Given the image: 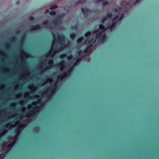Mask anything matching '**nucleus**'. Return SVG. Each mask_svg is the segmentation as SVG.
Returning <instances> with one entry per match:
<instances>
[{"instance_id":"nucleus-1","label":"nucleus","mask_w":159,"mask_h":159,"mask_svg":"<svg viewBox=\"0 0 159 159\" xmlns=\"http://www.w3.org/2000/svg\"><path fill=\"white\" fill-rule=\"evenodd\" d=\"M118 16H116L112 19L111 23L107 26V29H109L110 30H112L116 27V25L117 24L118 22L117 18Z\"/></svg>"},{"instance_id":"nucleus-2","label":"nucleus","mask_w":159,"mask_h":159,"mask_svg":"<svg viewBox=\"0 0 159 159\" xmlns=\"http://www.w3.org/2000/svg\"><path fill=\"white\" fill-rule=\"evenodd\" d=\"M65 15V13H64L58 15L57 18H55L52 21V23L56 25L58 24L61 22L62 18L64 17Z\"/></svg>"},{"instance_id":"nucleus-3","label":"nucleus","mask_w":159,"mask_h":159,"mask_svg":"<svg viewBox=\"0 0 159 159\" xmlns=\"http://www.w3.org/2000/svg\"><path fill=\"white\" fill-rule=\"evenodd\" d=\"M43 107V105H41L37 107L36 108H34L33 111H31V113L30 117L32 118L34 117V116H35L36 113V112L38 111L37 109H41Z\"/></svg>"},{"instance_id":"nucleus-4","label":"nucleus","mask_w":159,"mask_h":159,"mask_svg":"<svg viewBox=\"0 0 159 159\" xmlns=\"http://www.w3.org/2000/svg\"><path fill=\"white\" fill-rule=\"evenodd\" d=\"M81 9L85 16H87L89 14V13H91L92 12L89 9L86 7H82Z\"/></svg>"},{"instance_id":"nucleus-5","label":"nucleus","mask_w":159,"mask_h":159,"mask_svg":"<svg viewBox=\"0 0 159 159\" xmlns=\"http://www.w3.org/2000/svg\"><path fill=\"white\" fill-rule=\"evenodd\" d=\"M41 29L40 25L39 24L31 25L30 26V28L29 29L30 31L39 30Z\"/></svg>"},{"instance_id":"nucleus-6","label":"nucleus","mask_w":159,"mask_h":159,"mask_svg":"<svg viewBox=\"0 0 159 159\" xmlns=\"http://www.w3.org/2000/svg\"><path fill=\"white\" fill-rule=\"evenodd\" d=\"M71 72L69 70L67 71H66L63 73L61 75H60L58 76V78L62 79L63 77H67L70 75Z\"/></svg>"},{"instance_id":"nucleus-7","label":"nucleus","mask_w":159,"mask_h":159,"mask_svg":"<svg viewBox=\"0 0 159 159\" xmlns=\"http://www.w3.org/2000/svg\"><path fill=\"white\" fill-rule=\"evenodd\" d=\"M57 36V40L59 42V43L60 44H63V43L61 41L63 39L64 37L63 35H61V34L59 33H58Z\"/></svg>"},{"instance_id":"nucleus-8","label":"nucleus","mask_w":159,"mask_h":159,"mask_svg":"<svg viewBox=\"0 0 159 159\" xmlns=\"http://www.w3.org/2000/svg\"><path fill=\"white\" fill-rule=\"evenodd\" d=\"M21 127L20 126L19 127L18 129V131H17L16 135L15 136L14 140L13 141H15L16 142V141L18 139V138L17 136L19 135V134H20V132L21 131Z\"/></svg>"},{"instance_id":"nucleus-9","label":"nucleus","mask_w":159,"mask_h":159,"mask_svg":"<svg viewBox=\"0 0 159 159\" xmlns=\"http://www.w3.org/2000/svg\"><path fill=\"white\" fill-rule=\"evenodd\" d=\"M107 25L106 26V28L102 24H100L99 25V28L100 30H101L102 32H104L105 30L108 29L107 28Z\"/></svg>"},{"instance_id":"nucleus-10","label":"nucleus","mask_w":159,"mask_h":159,"mask_svg":"<svg viewBox=\"0 0 159 159\" xmlns=\"http://www.w3.org/2000/svg\"><path fill=\"white\" fill-rule=\"evenodd\" d=\"M16 144V142L15 141H13L12 143L9 144L7 145V148L11 149L13 147V146Z\"/></svg>"},{"instance_id":"nucleus-11","label":"nucleus","mask_w":159,"mask_h":159,"mask_svg":"<svg viewBox=\"0 0 159 159\" xmlns=\"http://www.w3.org/2000/svg\"><path fill=\"white\" fill-rule=\"evenodd\" d=\"M50 92L51 93V94L48 96L47 98L48 100L51 99L52 98L53 96L54 95V92H52L50 91Z\"/></svg>"},{"instance_id":"nucleus-12","label":"nucleus","mask_w":159,"mask_h":159,"mask_svg":"<svg viewBox=\"0 0 159 159\" xmlns=\"http://www.w3.org/2000/svg\"><path fill=\"white\" fill-rule=\"evenodd\" d=\"M7 132V130H5L4 132H1L0 133V139H1L2 137L4 136L5 135V133Z\"/></svg>"},{"instance_id":"nucleus-13","label":"nucleus","mask_w":159,"mask_h":159,"mask_svg":"<svg viewBox=\"0 0 159 159\" xmlns=\"http://www.w3.org/2000/svg\"><path fill=\"white\" fill-rule=\"evenodd\" d=\"M104 32L101 31L100 32H98L97 34L96 35V39H98L99 38H101L102 35H103L102 33Z\"/></svg>"},{"instance_id":"nucleus-14","label":"nucleus","mask_w":159,"mask_h":159,"mask_svg":"<svg viewBox=\"0 0 159 159\" xmlns=\"http://www.w3.org/2000/svg\"><path fill=\"white\" fill-rule=\"evenodd\" d=\"M112 16V14L110 12L107 13V17L108 19L110 18Z\"/></svg>"},{"instance_id":"nucleus-15","label":"nucleus","mask_w":159,"mask_h":159,"mask_svg":"<svg viewBox=\"0 0 159 159\" xmlns=\"http://www.w3.org/2000/svg\"><path fill=\"white\" fill-rule=\"evenodd\" d=\"M97 39L96 38L95 39L93 38L89 42V44H90L91 43H95L96 42V40Z\"/></svg>"},{"instance_id":"nucleus-16","label":"nucleus","mask_w":159,"mask_h":159,"mask_svg":"<svg viewBox=\"0 0 159 159\" xmlns=\"http://www.w3.org/2000/svg\"><path fill=\"white\" fill-rule=\"evenodd\" d=\"M84 37H82L80 38H79L77 40V42L78 43H80L84 39Z\"/></svg>"},{"instance_id":"nucleus-17","label":"nucleus","mask_w":159,"mask_h":159,"mask_svg":"<svg viewBox=\"0 0 159 159\" xmlns=\"http://www.w3.org/2000/svg\"><path fill=\"white\" fill-rule=\"evenodd\" d=\"M80 60L78 58H77V59L76 61V62H74V66H76L77 65H78L80 64Z\"/></svg>"},{"instance_id":"nucleus-18","label":"nucleus","mask_w":159,"mask_h":159,"mask_svg":"<svg viewBox=\"0 0 159 159\" xmlns=\"http://www.w3.org/2000/svg\"><path fill=\"white\" fill-rule=\"evenodd\" d=\"M64 61H61L60 65L61 66V67H60V70L62 71L63 69V67H64Z\"/></svg>"},{"instance_id":"nucleus-19","label":"nucleus","mask_w":159,"mask_h":159,"mask_svg":"<svg viewBox=\"0 0 159 159\" xmlns=\"http://www.w3.org/2000/svg\"><path fill=\"white\" fill-rule=\"evenodd\" d=\"M57 7V6L56 5H51L50 7V9L51 10H53Z\"/></svg>"},{"instance_id":"nucleus-20","label":"nucleus","mask_w":159,"mask_h":159,"mask_svg":"<svg viewBox=\"0 0 159 159\" xmlns=\"http://www.w3.org/2000/svg\"><path fill=\"white\" fill-rule=\"evenodd\" d=\"M86 57L85 55H82V56H81L80 57L78 56L77 58H78L80 60V61H81L84 59Z\"/></svg>"},{"instance_id":"nucleus-21","label":"nucleus","mask_w":159,"mask_h":159,"mask_svg":"<svg viewBox=\"0 0 159 159\" xmlns=\"http://www.w3.org/2000/svg\"><path fill=\"white\" fill-rule=\"evenodd\" d=\"M106 36L105 34H103L102 37H101V39L100 40H101V41L103 42L104 40L106 39Z\"/></svg>"},{"instance_id":"nucleus-22","label":"nucleus","mask_w":159,"mask_h":159,"mask_svg":"<svg viewBox=\"0 0 159 159\" xmlns=\"http://www.w3.org/2000/svg\"><path fill=\"white\" fill-rule=\"evenodd\" d=\"M91 34V33L90 31H88L85 34L84 36L85 37H89V36Z\"/></svg>"},{"instance_id":"nucleus-23","label":"nucleus","mask_w":159,"mask_h":159,"mask_svg":"<svg viewBox=\"0 0 159 159\" xmlns=\"http://www.w3.org/2000/svg\"><path fill=\"white\" fill-rule=\"evenodd\" d=\"M70 38L74 39L76 35L74 33H72L70 34Z\"/></svg>"},{"instance_id":"nucleus-24","label":"nucleus","mask_w":159,"mask_h":159,"mask_svg":"<svg viewBox=\"0 0 159 159\" xmlns=\"http://www.w3.org/2000/svg\"><path fill=\"white\" fill-rule=\"evenodd\" d=\"M56 14V11H52L50 12V14L51 15H54Z\"/></svg>"},{"instance_id":"nucleus-25","label":"nucleus","mask_w":159,"mask_h":159,"mask_svg":"<svg viewBox=\"0 0 159 159\" xmlns=\"http://www.w3.org/2000/svg\"><path fill=\"white\" fill-rule=\"evenodd\" d=\"M108 3V1L105 0L104 1H103V2L102 3V5H104L106 4H107Z\"/></svg>"},{"instance_id":"nucleus-26","label":"nucleus","mask_w":159,"mask_h":159,"mask_svg":"<svg viewBox=\"0 0 159 159\" xmlns=\"http://www.w3.org/2000/svg\"><path fill=\"white\" fill-rule=\"evenodd\" d=\"M66 56V53H63L62 54L60 55V57L61 58H63L64 57H65Z\"/></svg>"},{"instance_id":"nucleus-27","label":"nucleus","mask_w":159,"mask_h":159,"mask_svg":"<svg viewBox=\"0 0 159 159\" xmlns=\"http://www.w3.org/2000/svg\"><path fill=\"white\" fill-rule=\"evenodd\" d=\"M120 8H115L114 9V11L115 12H118L119 11H120Z\"/></svg>"},{"instance_id":"nucleus-28","label":"nucleus","mask_w":159,"mask_h":159,"mask_svg":"<svg viewBox=\"0 0 159 159\" xmlns=\"http://www.w3.org/2000/svg\"><path fill=\"white\" fill-rule=\"evenodd\" d=\"M107 20V18H104L102 19L101 20V22L102 23H104V21Z\"/></svg>"},{"instance_id":"nucleus-29","label":"nucleus","mask_w":159,"mask_h":159,"mask_svg":"<svg viewBox=\"0 0 159 159\" xmlns=\"http://www.w3.org/2000/svg\"><path fill=\"white\" fill-rule=\"evenodd\" d=\"M52 87L54 89H56L57 88V84L56 83L53 85L52 86Z\"/></svg>"},{"instance_id":"nucleus-30","label":"nucleus","mask_w":159,"mask_h":159,"mask_svg":"<svg viewBox=\"0 0 159 159\" xmlns=\"http://www.w3.org/2000/svg\"><path fill=\"white\" fill-rule=\"evenodd\" d=\"M48 20H47L45 21H43V25H47V24H48Z\"/></svg>"},{"instance_id":"nucleus-31","label":"nucleus","mask_w":159,"mask_h":159,"mask_svg":"<svg viewBox=\"0 0 159 159\" xmlns=\"http://www.w3.org/2000/svg\"><path fill=\"white\" fill-rule=\"evenodd\" d=\"M98 33V30H95L93 32V34H97Z\"/></svg>"},{"instance_id":"nucleus-32","label":"nucleus","mask_w":159,"mask_h":159,"mask_svg":"<svg viewBox=\"0 0 159 159\" xmlns=\"http://www.w3.org/2000/svg\"><path fill=\"white\" fill-rule=\"evenodd\" d=\"M10 39L11 40H15L16 39V36H13L10 38Z\"/></svg>"},{"instance_id":"nucleus-33","label":"nucleus","mask_w":159,"mask_h":159,"mask_svg":"<svg viewBox=\"0 0 159 159\" xmlns=\"http://www.w3.org/2000/svg\"><path fill=\"white\" fill-rule=\"evenodd\" d=\"M53 63V59H52V60H50L49 61V62L48 63V64H52Z\"/></svg>"},{"instance_id":"nucleus-34","label":"nucleus","mask_w":159,"mask_h":159,"mask_svg":"<svg viewBox=\"0 0 159 159\" xmlns=\"http://www.w3.org/2000/svg\"><path fill=\"white\" fill-rule=\"evenodd\" d=\"M29 19L30 20H32L34 19V18L32 16H30L29 17Z\"/></svg>"},{"instance_id":"nucleus-35","label":"nucleus","mask_w":159,"mask_h":159,"mask_svg":"<svg viewBox=\"0 0 159 159\" xmlns=\"http://www.w3.org/2000/svg\"><path fill=\"white\" fill-rule=\"evenodd\" d=\"M84 0H79L78 2L79 3H82L84 2Z\"/></svg>"},{"instance_id":"nucleus-36","label":"nucleus","mask_w":159,"mask_h":159,"mask_svg":"<svg viewBox=\"0 0 159 159\" xmlns=\"http://www.w3.org/2000/svg\"><path fill=\"white\" fill-rule=\"evenodd\" d=\"M70 7L69 6L67 7H66L65 9L67 11H68L69 10Z\"/></svg>"},{"instance_id":"nucleus-37","label":"nucleus","mask_w":159,"mask_h":159,"mask_svg":"<svg viewBox=\"0 0 159 159\" xmlns=\"http://www.w3.org/2000/svg\"><path fill=\"white\" fill-rule=\"evenodd\" d=\"M140 2V1L139 0H136L135 2L134 3V4L137 3L139 2Z\"/></svg>"},{"instance_id":"nucleus-38","label":"nucleus","mask_w":159,"mask_h":159,"mask_svg":"<svg viewBox=\"0 0 159 159\" xmlns=\"http://www.w3.org/2000/svg\"><path fill=\"white\" fill-rule=\"evenodd\" d=\"M89 44V45L88 46V47H92L93 44V43H91L90 44Z\"/></svg>"},{"instance_id":"nucleus-39","label":"nucleus","mask_w":159,"mask_h":159,"mask_svg":"<svg viewBox=\"0 0 159 159\" xmlns=\"http://www.w3.org/2000/svg\"><path fill=\"white\" fill-rule=\"evenodd\" d=\"M69 70L71 71V72H72L73 70V67H71V68H70V69H69Z\"/></svg>"},{"instance_id":"nucleus-40","label":"nucleus","mask_w":159,"mask_h":159,"mask_svg":"<svg viewBox=\"0 0 159 159\" xmlns=\"http://www.w3.org/2000/svg\"><path fill=\"white\" fill-rule=\"evenodd\" d=\"M81 50H80L79 51L77 52V53L79 55L81 53Z\"/></svg>"},{"instance_id":"nucleus-41","label":"nucleus","mask_w":159,"mask_h":159,"mask_svg":"<svg viewBox=\"0 0 159 159\" xmlns=\"http://www.w3.org/2000/svg\"><path fill=\"white\" fill-rule=\"evenodd\" d=\"M88 48H86L84 50V51L85 52H87L88 51Z\"/></svg>"},{"instance_id":"nucleus-42","label":"nucleus","mask_w":159,"mask_h":159,"mask_svg":"<svg viewBox=\"0 0 159 159\" xmlns=\"http://www.w3.org/2000/svg\"><path fill=\"white\" fill-rule=\"evenodd\" d=\"M49 12V10L48 9H47L45 10V13H48Z\"/></svg>"},{"instance_id":"nucleus-43","label":"nucleus","mask_w":159,"mask_h":159,"mask_svg":"<svg viewBox=\"0 0 159 159\" xmlns=\"http://www.w3.org/2000/svg\"><path fill=\"white\" fill-rule=\"evenodd\" d=\"M72 55H70L68 57V58H72Z\"/></svg>"},{"instance_id":"nucleus-44","label":"nucleus","mask_w":159,"mask_h":159,"mask_svg":"<svg viewBox=\"0 0 159 159\" xmlns=\"http://www.w3.org/2000/svg\"><path fill=\"white\" fill-rule=\"evenodd\" d=\"M17 116V114H16L15 115H12V116H11V118H14V117H15V116Z\"/></svg>"},{"instance_id":"nucleus-45","label":"nucleus","mask_w":159,"mask_h":159,"mask_svg":"<svg viewBox=\"0 0 159 159\" xmlns=\"http://www.w3.org/2000/svg\"><path fill=\"white\" fill-rule=\"evenodd\" d=\"M60 49H62V48L61 47L60 48H57V50H58V51H59L60 50Z\"/></svg>"},{"instance_id":"nucleus-46","label":"nucleus","mask_w":159,"mask_h":159,"mask_svg":"<svg viewBox=\"0 0 159 159\" xmlns=\"http://www.w3.org/2000/svg\"><path fill=\"white\" fill-rule=\"evenodd\" d=\"M103 0H97V1L98 2H100L102 1H103Z\"/></svg>"},{"instance_id":"nucleus-47","label":"nucleus","mask_w":159,"mask_h":159,"mask_svg":"<svg viewBox=\"0 0 159 159\" xmlns=\"http://www.w3.org/2000/svg\"><path fill=\"white\" fill-rule=\"evenodd\" d=\"M9 151V149H7L5 152L6 153L8 152Z\"/></svg>"},{"instance_id":"nucleus-48","label":"nucleus","mask_w":159,"mask_h":159,"mask_svg":"<svg viewBox=\"0 0 159 159\" xmlns=\"http://www.w3.org/2000/svg\"><path fill=\"white\" fill-rule=\"evenodd\" d=\"M41 99H39L38 100V102H40L41 101Z\"/></svg>"},{"instance_id":"nucleus-49","label":"nucleus","mask_w":159,"mask_h":159,"mask_svg":"<svg viewBox=\"0 0 159 159\" xmlns=\"http://www.w3.org/2000/svg\"><path fill=\"white\" fill-rule=\"evenodd\" d=\"M46 94V93H44V92L43 93H42V96L43 97H44V95H43V94Z\"/></svg>"},{"instance_id":"nucleus-50","label":"nucleus","mask_w":159,"mask_h":159,"mask_svg":"<svg viewBox=\"0 0 159 159\" xmlns=\"http://www.w3.org/2000/svg\"><path fill=\"white\" fill-rule=\"evenodd\" d=\"M7 125L8 126V125H9L10 126H11V125L10 123H8L7 124Z\"/></svg>"},{"instance_id":"nucleus-51","label":"nucleus","mask_w":159,"mask_h":159,"mask_svg":"<svg viewBox=\"0 0 159 159\" xmlns=\"http://www.w3.org/2000/svg\"><path fill=\"white\" fill-rule=\"evenodd\" d=\"M20 32V31L19 30H17V31H16V33L17 34H18Z\"/></svg>"},{"instance_id":"nucleus-52","label":"nucleus","mask_w":159,"mask_h":159,"mask_svg":"<svg viewBox=\"0 0 159 159\" xmlns=\"http://www.w3.org/2000/svg\"><path fill=\"white\" fill-rule=\"evenodd\" d=\"M21 118H24V116H21Z\"/></svg>"},{"instance_id":"nucleus-53","label":"nucleus","mask_w":159,"mask_h":159,"mask_svg":"<svg viewBox=\"0 0 159 159\" xmlns=\"http://www.w3.org/2000/svg\"><path fill=\"white\" fill-rule=\"evenodd\" d=\"M24 36H25V35H23V37L22 38V39H24Z\"/></svg>"},{"instance_id":"nucleus-54","label":"nucleus","mask_w":159,"mask_h":159,"mask_svg":"<svg viewBox=\"0 0 159 159\" xmlns=\"http://www.w3.org/2000/svg\"><path fill=\"white\" fill-rule=\"evenodd\" d=\"M7 45H9L10 44V43H7Z\"/></svg>"},{"instance_id":"nucleus-55","label":"nucleus","mask_w":159,"mask_h":159,"mask_svg":"<svg viewBox=\"0 0 159 159\" xmlns=\"http://www.w3.org/2000/svg\"><path fill=\"white\" fill-rule=\"evenodd\" d=\"M17 3H18L19 2V1H17Z\"/></svg>"},{"instance_id":"nucleus-56","label":"nucleus","mask_w":159,"mask_h":159,"mask_svg":"<svg viewBox=\"0 0 159 159\" xmlns=\"http://www.w3.org/2000/svg\"><path fill=\"white\" fill-rule=\"evenodd\" d=\"M22 52H23L24 53H24V51H22Z\"/></svg>"},{"instance_id":"nucleus-57","label":"nucleus","mask_w":159,"mask_h":159,"mask_svg":"<svg viewBox=\"0 0 159 159\" xmlns=\"http://www.w3.org/2000/svg\"><path fill=\"white\" fill-rule=\"evenodd\" d=\"M23 102V101H22V100H21V101H20V102Z\"/></svg>"},{"instance_id":"nucleus-58","label":"nucleus","mask_w":159,"mask_h":159,"mask_svg":"<svg viewBox=\"0 0 159 159\" xmlns=\"http://www.w3.org/2000/svg\"><path fill=\"white\" fill-rule=\"evenodd\" d=\"M42 69V68H40V69H41V70Z\"/></svg>"},{"instance_id":"nucleus-59","label":"nucleus","mask_w":159,"mask_h":159,"mask_svg":"<svg viewBox=\"0 0 159 159\" xmlns=\"http://www.w3.org/2000/svg\"><path fill=\"white\" fill-rule=\"evenodd\" d=\"M51 49H52V50H53V48H51Z\"/></svg>"},{"instance_id":"nucleus-60","label":"nucleus","mask_w":159,"mask_h":159,"mask_svg":"<svg viewBox=\"0 0 159 159\" xmlns=\"http://www.w3.org/2000/svg\"><path fill=\"white\" fill-rule=\"evenodd\" d=\"M0 159H2V158H1V157H0Z\"/></svg>"},{"instance_id":"nucleus-61","label":"nucleus","mask_w":159,"mask_h":159,"mask_svg":"<svg viewBox=\"0 0 159 159\" xmlns=\"http://www.w3.org/2000/svg\"><path fill=\"white\" fill-rule=\"evenodd\" d=\"M48 90H47V91H46V92H48Z\"/></svg>"}]
</instances>
